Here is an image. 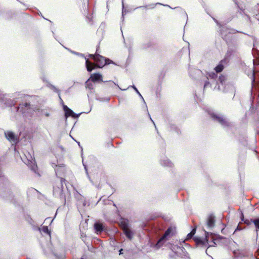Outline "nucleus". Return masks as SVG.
Masks as SVG:
<instances>
[{
  "instance_id": "33",
  "label": "nucleus",
  "mask_w": 259,
  "mask_h": 259,
  "mask_svg": "<svg viewBox=\"0 0 259 259\" xmlns=\"http://www.w3.org/2000/svg\"><path fill=\"white\" fill-rule=\"evenodd\" d=\"M98 48L97 49V51H96V52H98ZM98 54H97V53H95V54L93 55V54H89V57H90V58H92L94 61H95V59H96V57L98 55Z\"/></svg>"
},
{
  "instance_id": "28",
  "label": "nucleus",
  "mask_w": 259,
  "mask_h": 259,
  "mask_svg": "<svg viewBox=\"0 0 259 259\" xmlns=\"http://www.w3.org/2000/svg\"><path fill=\"white\" fill-rule=\"evenodd\" d=\"M16 103V101L15 100L9 99L7 101V104L8 105V106L12 107L14 106Z\"/></svg>"
},
{
  "instance_id": "12",
  "label": "nucleus",
  "mask_w": 259,
  "mask_h": 259,
  "mask_svg": "<svg viewBox=\"0 0 259 259\" xmlns=\"http://www.w3.org/2000/svg\"><path fill=\"white\" fill-rule=\"evenodd\" d=\"M227 62V59L222 60L219 64L214 68V70L217 73L222 72L224 69V63H226Z\"/></svg>"
},
{
  "instance_id": "15",
  "label": "nucleus",
  "mask_w": 259,
  "mask_h": 259,
  "mask_svg": "<svg viewBox=\"0 0 259 259\" xmlns=\"http://www.w3.org/2000/svg\"><path fill=\"white\" fill-rule=\"evenodd\" d=\"M94 228L97 233L102 232L104 229L103 224L100 223H96L94 224Z\"/></svg>"
},
{
  "instance_id": "59",
  "label": "nucleus",
  "mask_w": 259,
  "mask_h": 259,
  "mask_svg": "<svg viewBox=\"0 0 259 259\" xmlns=\"http://www.w3.org/2000/svg\"><path fill=\"white\" fill-rule=\"evenodd\" d=\"M156 5H161L160 3H157Z\"/></svg>"
},
{
  "instance_id": "44",
  "label": "nucleus",
  "mask_w": 259,
  "mask_h": 259,
  "mask_svg": "<svg viewBox=\"0 0 259 259\" xmlns=\"http://www.w3.org/2000/svg\"><path fill=\"white\" fill-rule=\"evenodd\" d=\"M44 115H45L46 116H47V117H49V116H50V114H49V113H48V112H46V113H44Z\"/></svg>"
},
{
  "instance_id": "21",
  "label": "nucleus",
  "mask_w": 259,
  "mask_h": 259,
  "mask_svg": "<svg viewBox=\"0 0 259 259\" xmlns=\"http://www.w3.org/2000/svg\"><path fill=\"white\" fill-rule=\"evenodd\" d=\"M40 232H42L45 234H48L51 237V231L49 230L48 226H42L41 228L38 229Z\"/></svg>"
},
{
  "instance_id": "24",
  "label": "nucleus",
  "mask_w": 259,
  "mask_h": 259,
  "mask_svg": "<svg viewBox=\"0 0 259 259\" xmlns=\"http://www.w3.org/2000/svg\"><path fill=\"white\" fill-rule=\"evenodd\" d=\"M200 72L199 70L195 69H192L189 70V74L190 76H191L192 78H194L195 76L192 74V73H194V74H197Z\"/></svg>"
},
{
  "instance_id": "50",
  "label": "nucleus",
  "mask_w": 259,
  "mask_h": 259,
  "mask_svg": "<svg viewBox=\"0 0 259 259\" xmlns=\"http://www.w3.org/2000/svg\"><path fill=\"white\" fill-rule=\"evenodd\" d=\"M83 165H84V168H85V169L86 170V172H87V175H88L89 174H88V172L87 171V167H86V166L85 165L83 164Z\"/></svg>"
},
{
  "instance_id": "48",
  "label": "nucleus",
  "mask_w": 259,
  "mask_h": 259,
  "mask_svg": "<svg viewBox=\"0 0 259 259\" xmlns=\"http://www.w3.org/2000/svg\"><path fill=\"white\" fill-rule=\"evenodd\" d=\"M241 230V228H240L239 226H238L236 228V229L235 230V232L237 231V230Z\"/></svg>"
},
{
  "instance_id": "32",
  "label": "nucleus",
  "mask_w": 259,
  "mask_h": 259,
  "mask_svg": "<svg viewBox=\"0 0 259 259\" xmlns=\"http://www.w3.org/2000/svg\"><path fill=\"white\" fill-rule=\"evenodd\" d=\"M255 82V73L254 70H252V73L251 75V85L253 87V84Z\"/></svg>"
},
{
  "instance_id": "36",
  "label": "nucleus",
  "mask_w": 259,
  "mask_h": 259,
  "mask_svg": "<svg viewBox=\"0 0 259 259\" xmlns=\"http://www.w3.org/2000/svg\"><path fill=\"white\" fill-rule=\"evenodd\" d=\"M110 64H115V63L112 60H110L109 59L106 58V65Z\"/></svg>"
},
{
  "instance_id": "43",
  "label": "nucleus",
  "mask_w": 259,
  "mask_h": 259,
  "mask_svg": "<svg viewBox=\"0 0 259 259\" xmlns=\"http://www.w3.org/2000/svg\"><path fill=\"white\" fill-rule=\"evenodd\" d=\"M150 6V8H154L155 6V4H151L150 5H149Z\"/></svg>"
},
{
  "instance_id": "10",
  "label": "nucleus",
  "mask_w": 259,
  "mask_h": 259,
  "mask_svg": "<svg viewBox=\"0 0 259 259\" xmlns=\"http://www.w3.org/2000/svg\"><path fill=\"white\" fill-rule=\"evenodd\" d=\"M206 224L208 228H212L214 226L215 217L213 214H210L207 220Z\"/></svg>"
},
{
  "instance_id": "30",
  "label": "nucleus",
  "mask_w": 259,
  "mask_h": 259,
  "mask_svg": "<svg viewBox=\"0 0 259 259\" xmlns=\"http://www.w3.org/2000/svg\"><path fill=\"white\" fill-rule=\"evenodd\" d=\"M208 77H207V78L208 79V77H210L212 79H215L217 77V74L215 73L214 72H211L208 74Z\"/></svg>"
},
{
  "instance_id": "39",
  "label": "nucleus",
  "mask_w": 259,
  "mask_h": 259,
  "mask_svg": "<svg viewBox=\"0 0 259 259\" xmlns=\"http://www.w3.org/2000/svg\"><path fill=\"white\" fill-rule=\"evenodd\" d=\"M124 7L123 2L122 1V18H123V14H124Z\"/></svg>"
},
{
  "instance_id": "45",
  "label": "nucleus",
  "mask_w": 259,
  "mask_h": 259,
  "mask_svg": "<svg viewBox=\"0 0 259 259\" xmlns=\"http://www.w3.org/2000/svg\"><path fill=\"white\" fill-rule=\"evenodd\" d=\"M85 237H86L85 235H83V234L81 235V237L82 238V240L84 242H85V240L83 239Z\"/></svg>"
},
{
  "instance_id": "52",
  "label": "nucleus",
  "mask_w": 259,
  "mask_h": 259,
  "mask_svg": "<svg viewBox=\"0 0 259 259\" xmlns=\"http://www.w3.org/2000/svg\"><path fill=\"white\" fill-rule=\"evenodd\" d=\"M245 16L246 17V18H247V19H248V20H249V19H250V18L249 17V16H248V15H246V14H245Z\"/></svg>"
},
{
  "instance_id": "2",
  "label": "nucleus",
  "mask_w": 259,
  "mask_h": 259,
  "mask_svg": "<svg viewBox=\"0 0 259 259\" xmlns=\"http://www.w3.org/2000/svg\"><path fill=\"white\" fill-rule=\"evenodd\" d=\"M209 114L213 120L218 122L223 126L227 127L230 125V123L223 116L214 113L209 112Z\"/></svg>"
},
{
  "instance_id": "5",
  "label": "nucleus",
  "mask_w": 259,
  "mask_h": 259,
  "mask_svg": "<svg viewBox=\"0 0 259 259\" xmlns=\"http://www.w3.org/2000/svg\"><path fill=\"white\" fill-rule=\"evenodd\" d=\"M17 111L24 114L28 112L30 109V104L28 102L19 104L18 107H16Z\"/></svg>"
},
{
  "instance_id": "60",
  "label": "nucleus",
  "mask_w": 259,
  "mask_h": 259,
  "mask_svg": "<svg viewBox=\"0 0 259 259\" xmlns=\"http://www.w3.org/2000/svg\"><path fill=\"white\" fill-rule=\"evenodd\" d=\"M164 6H167V7H170V6H168V5H164Z\"/></svg>"
},
{
  "instance_id": "20",
  "label": "nucleus",
  "mask_w": 259,
  "mask_h": 259,
  "mask_svg": "<svg viewBox=\"0 0 259 259\" xmlns=\"http://www.w3.org/2000/svg\"><path fill=\"white\" fill-rule=\"evenodd\" d=\"M252 223L254 224V225L256 228V233L257 237L258 236V234L259 232V218H256L253 219L252 221Z\"/></svg>"
},
{
  "instance_id": "29",
  "label": "nucleus",
  "mask_w": 259,
  "mask_h": 259,
  "mask_svg": "<svg viewBox=\"0 0 259 259\" xmlns=\"http://www.w3.org/2000/svg\"><path fill=\"white\" fill-rule=\"evenodd\" d=\"M196 232V229H193L190 233H189L187 236V239H191L192 236L194 235Z\"/></svg>"
},
{
  "instance_id": "35",
  "label": "nucleus",
  "mask_w": 259,
  "mask_h": 259,
  "mask_svg": "<svg viewBox=\"0 0 259 259\" xmlns=\"http://www.w3.org/2000/svg\"><path fill=\"white\" fill-rule=\"evenodd\" d=\"M151 46V42H148L147 44H145L143 45V49H147Z\"/></svg>"
},
{
  "instance_id": "47",
  "label": "nucleus",
  "mask_w": 259,
  "mask_h": 259,
  "mask_svg": "<svg viewBox=\"0 0 259 259\" xmlns=\"http://www.w3.org/2000/svg\"><path fill=\"white\" fill-rule=\"evenodd\" d=\"M233 253H234V254L235 256H236V257H238V256L237 255V254H236V253H237L236 251H235H235H233Z\"/></svg>"
},
{
  "instance_id": "53",
  "label": "nucleus",
  "mask_w": 259,
  "mask_h": 259,
  "mask_svg": "<svg viewBox=\"0 0 259 259\" xmlns=\"http://www.w3.org/2000/svg\"><path fill=\"white\" fill-rule=\"evenodd\" d=\"M148 115H149V117H150V114H148ZM150 120H151V121L154 123L153 121L152 120V118L151 117H150Z\"/></svg>"
},
{
  "instance_id": "40",
  "label": "nucleus",
  "mask_w": 259,
  "mask_h": 259,
  "mask_svg": "<svg viewBox=\"0 0 259 259\" xmlns=\"http://www.w3.org/2000/svg\"><path fill=\"white\" fill-rule=\"evenodd\" d=\"M241 220L242 221H243L245 220L244 218V215L242 212H241Z\"/></svg>"
},
{
  "instance_id": "34",
  "label": "nucleus",
  "mask_w": 259,
  "mask_h": 259,
  "mask_svg": "<svg viewBox=\"0 0 259 259\" xmlns=\"http://www.w3.org/2000/svg\"><path fill=\"white\" fill-rule=\"evenodd\" d=\"M253 219H250V220H248V219H245L244 221V223L247 225H250L251 223H252V221H253Z\"/></svg>"
},
{
  "instance_id": "51",
  "label": "nucleus",
  "mask_w": 259,
  "mask_h": 259,
  "mask_svg": "<svg viewBox=\"0 0 259 259\" xmlns=\"http://www.w3.org/2000/svg\"><path fill=\"white\" fill-rule=\"evenodd\" d=\"M117 86L118 87V88L120 90H122V89H121L119 87V86L118 85H117ZM126 90V89H123V91Z\"/></svg>"
},
{
  "instance_id": "16",
  "label": "nucleus",
  "mask_w": 259,
  "mask_h": 259,
  "mask_svg": "<svg viewBox=\"0 0 259 259\" xmlns=\"http://www.w3.org/2000/svg\"><path fill=\"white\" fill-rule=\"evenodd\" d=\"M63 109L65 111L66 117H68V116L72 117L73 114H74V112L66 105L63 106Z\"/></svg>"
},
{
  "instance_id": "19",
  "label": "nucleus",
  "mask_w": 259,
  "mask_h": 259,
  "mask_svg": "<svg viewBox=\"0 0 259 259\" xmlns=\"http://www.w3.org/2000/svg\"><path fill=\"white\" fill-rule=\"evenodd\" d=\"M160 163L163 166H166L169 167H171L172 165V163L171 162V161L167 158L161 160L160 161Z\"/></svg>"
},
{
  "instance_id": "26",
  "label": "nucleus",
  "mask_w": 259,
  "mask_h": 259,
  "mask_svg": "<svg viewBox=\"0 0 259 259\" xmlns=\"http://www.w3.org/2000/svg\"><path fill=\"white\" fill-rule=\"evenodd\" d=\"M130 87H132L134 89V90L136 91V92L137 93V94L140 97V98L143 100V101H144V102H145V101H144V99L143 98V97H142V96L141 95V94H140V93L139 92V91L138 90L137 88L134 85H130L129 86L127 89H128Z\"/></svg>"
},
{
  "instance_id": "54",
  "label": "nucleus",
  "mask_w": 259,
  "mask_h": 259,
  "mask_svg": "<svg viewBox=\"0 0 259 259\" xmlns=\"http://www.w3.org/2000/svg\"><path fill=\"white\" fill-rule=\"evenodd\" d=\"M50 219H50V218H47V219L45 220V221H47V220H50Z\"/></svg>"
},
{
  "instance_id": "46",
  "label": "nucleus",
  "mask_w": 259,
  "mask_h": 259,
  "mask_svg": "<svg viewBox=\"0 0 259 259\" xmlns=\"http://www.w3.org/2000/svg\"><path fill=\"white\" fill-rule=\"evenodd\" d=\"M215 89H217L218 90H221V89H220V87L219 85L217 88V87H215L214 88V90H215Z\"/></svg>"
},
{
  "instance_id": "9",
  "label": "nucleus",
  "mask_w": 259,
  "mask_h": 259,
  "mask_svg": "<svg viewBox=\"0 0 259 259\" xmlns=\"http://www.w3.org/2000/svg\"><path fill=\"white\" fill-rule=\"evenodd\" d=\"M52 166L55 168L57 178H61L60 176L65 172V166L64 165L58 166L54 163L53 164Z\"/></svg>"
},
{
  "instance_id": "6",
  "label": "nucleus",
  "mask_w": 259,
  "mask_h": 259,
  "mask_svg": "<svg viewBox=\"0 0 259 259\" xmlns=\"http://www.w3.org/2000/svg\"><path fill=\"white\" fill-rule=\"evenodd\" d=\"M95 62L96 64L94 63L96 65V68H102L106 65V58L98 54Z\"/></svg>"
},
{
  "instance_id": "37",
  "label": "nucleus",
  "mask_w": 259,
  "mask_h": 259,
  "mask_svg": "<svg viewBox=\"0 0 259 259\" xmlns=\"http://www.w3.org/2000/svg\"><path fill=\"white\" fill-rule=\"evenodd\" d=\"M81 113L82 112L78 114H76L74 112V114H73L72 117H73V118H77L80 115Z\"/></svg>"
},
{
  "instance_id": "58",
  "label": "nucleus",
  "mask_w": 259,
  "mask_h": 259,
  "mask_svg": "<svg viewBox=\"0 0 259 259\" xmlns=\"http://www.w3.org/2000/svg\"><path fill=\"white\" fill-rule=\"evenodd\" d=\"M2 177V174L1 172H0V177Z\"/></svg>"
},
{
  "instance_id": "4",
  "label": "nucleus",
  "mask_w": 259,
  "mask_h": 259,
  "mask_svg": "<svg viewBox=\"0 0 259 259\" xmlns=\"http://www.w3.org/2000/svg\"><path fill=\"white\" fill-rule=\"evenodd\" d=\"M73 53L78 56L83 57L85 59V67L88 72H91L92 70L95 69L96 65L93 63H92L91 61H90L86 57V56H84V54L75 52H73Z\"/></svg>"
},
{
  "instance_id": "62",
  "label": "nucleus",
  "mask_w": 259,
  "mask_h": 259,
  "mask_svg": "<svg viewBox=\"0 0 259 259\" xmlns=\"http://www.w3.org/2000/svg\"><path fill=\"white\" fill-rule=\"evenodd\" d=\"M153 123H154V125H155L154 122ZM155 127H156V126H155Z\"/></svg>"
},
{
  "instance_id": "25",
  "label": "nucleus",
  "mask_w": 259,
  "mask_h": 259,
  "mask_svg": "<svg viewBox=\"0 0 259 259\" xmlns=\"http://www.w3.org/2000/svg\"><path fill=\"white\" fill-rule=\"evenodd\" d=\"M226 80V77L224 76H220L219 78H218V80L217 81H215V84H218V81H219L222 84H223L224 82H225Z\"/></svg>"
},
{
  "instance_id": "1",
  "label": "nucleus",
  "mask_w": 259,
  "mask_h": 259,
  "mask_svg": "<svg viewBox=\"0 0 259 259\" xmlns=\"http://www.w3.org/2000/svg\"><path fill=\"white\" fill-rule=\"evenodd\" d=\"M66 181L63 178H58L53 183V195L65 201V196L64 195V185H66Z\"/></svg>"
},
{
  "instance_id": "23",
  "label": "nucleus",
  "mask_w": 259,
  "mask_h": 259,
  "mask_svg": "<svg viewBox=\"0 0 259 259\" xmlns=\"http://www.w3.org/2000/svg\"><path fill=\"white\" fill-rule=\"evenodd\" d=\"M172 231L171 228L169 227L164 232L163 235V238H167V237L169 236L171 234Z\"/></svg>"
},
{
  "instance_id": "3",
  "label": "nucleus",
  "mask_w": 259,
  "mask_h": 259,
  "mask_svg": "<svg viewBox=\"0 0 259 259\" xmlns=\"http://www.w3.org/2000/svg\"><path fill=\"white\" fill-rule=\"evenodd\" d=\"M209 233L206 231H205V237L204 239H202L200 238H195L194 240L196 243L197 246L200 247L201 248H208V236Z\"/></svg>"
},
{
  "instance_id": "42",
  "label": "nucleus",
  "mask_w": 259,
  "mask_h": 259,
  "mask_svg": "<svg viewBox=\"0 0 259 259\" xmlns=\"http://www.w3.org/2000/svg\"><path fill=\"white\" fill-rule=\"evenodd\" d=\"M82 205L83 206H85L87 205V202H86V201L83 200L82 201Z\"/></svg>"
},
{
  "instance_id": "7",
  "label": "nucleus",
  "mask_w": 259,
  "mask_h": 259,
  "mask_svg": "<svg viewBox=\"0 0 259 259\" xmlns=\"http://www.w3.org/2000/svg\"><path fill=\"white\" fill-rule=\"evenodd\" d=\"M220 31H221L220 33H221V34L222 37L224 39H225V40H226V39H227L226 35L225 33H228L229 34H233V33H236L237 32H240L239 31H238L236 30L230 29V28H227L226 27H223L222 28V29L220 30Z\"/></svg>"
},
{
  "instance_id": "18",
  "label": "nucleus",
  "mask_w": 259,
  "mask_h": 259,
  "mask_svg": "<svg viewBox=\"0 0 259 259\" xmlns=\"http://www.w3.org/2000/svg\"><path fill=\"white\" fill-rule=\"evenodd\" d=\"M123 232L126 237L129 239L131 240L133 238V233L131 230L127 228H124L123 229Z\"/></svg>"
},
{
  "instance_id": "13",
  "label": "nucleus",
  "mask_w": 259,
  "mask_h": 259,
  "mask_svg": "<svg viewBox=\"0 0 259 259\" xmlns=\"http://www.w3.org/2000/svg\"><path fill=\"white\" fill-rule=\"evenodd\" d=\"M5 135L7 139L10 142H16L17 139L14 134L12 132L8 131L5 133Z\"/></svg>"
},
{
  "instance_id": "55",
  "label": "nucleus",
  "mask_w": 259,
  "mask_h": 259,
  "mask_svg": "<svg viewBox=\"0 0 259 259\" xmlns=\"http://www.w3.org/2000/svg\"><path fill=\"white\" fill-rule=\"evenodd\" d=\"M213 20H214V21L215 22H218L216 19H215L214 18H213Z\"/></svg>"
},
{
  "instance_id": "27",
  "label": "nucleus",
  "mask_w": 259,
  "mask_h": 259,
  "mask_svg": "<svg viewBox=\"0 0 259 259\" xmlns=\"http://www.w3.org/2000/svg\"><path fill=\"white\" fill-rule=\"evenodd\" d=\"M90 80V79L89 78L85 82V87L87 88H88L90 90H92L93 89V85L91 82L89 81Z\"/></svg>"
},
{
  "instance_id": "14",
  "label": "nucleus",
  "mask_w": 259,
  "mask_h": 259,
  "mask_svg": "<svg viewBox=\"0 0 259 259\" xmlns=\"http://www.w3.org/2000/svg\"><path fill=\"white\" fill-rule=\"evenodd\" d=\"M223 239H226V238L221 236L220 235L218 236L215 239H213L212 240V244L209 245L208 246V247H212V246H215L217 244H220V241L221 240Z\"/></svg>"
},
{
  "instance_id": "11",
  "label": "nucleus",
  "mask_w": 259,
  "mask_h": 259,
  "mask_svg": "<svg viewBox=\"0 0 259 259\" xmlns=\"http://www.w3.org/2000/svg\"><path fill=\"white\" fill-rule=\"evenodd\" d=\"M90 79L93 82L100 81H102V76L99 73H93L91 74Z\"/></svg>"
},
{
  "instance_id": "61",
  "label": "nucleus",
  "mask_w": 259,
  "mask_h": 259,
  "mask_svg": "<svg viewBox=\"0 0 259 259\" xmlns=\"http://www.w3.org/2000/svg\"><path fill=\"white\" fill-rule=\"evenodd\" d=\"M255 61H254V60H253V64L255 65Z\"/></svg>"
},
{
  "instance_id": "8",
  "label": "nucleus",
  "mask_w": 259,
  "mask_h": 259,
  "mask_svg": "<svg viewBox=\"0 0 259 259\" xmlns=\"http://www.w3.org/2000/svg\"><path fill=\"white\" fill-rule=\"evenodd\" d=\"M31 159L27 158V163L26 164L28 166L35 174H38L40 176L39 174L37 172V166L34 160L33 159L32 157H30Z\"/></svg>"
},
{
  "instance_id": "49",
  "label": "nucleus",
  "mask_w": 259,
  "mask_h": 259,
  "mask_svg": "<svg viewBox=\"0 0 259 259\" xmlns=\"http://www.w3.org/2000/svg\"><path fill=\"white\" fill-rule=\"evenodd\" d=\"M122 251H123V249H120L119 250V254H122Z\"/></svg>"
},
{
  "instance_id": "31",
  "label": "nucleus",
  "mask_w": 259,
  "mask_h": 259,
  "mask_svg": "<svg viewBox=\"0 0 259 259\" xmlns=\"http://www.w3.org/2000/svg\"><path fill=\"white\" fill-rule=\"evenodd\" d=\"M213 83H215L214 80H212L211 81V83H210L209 81H206L205 82V83L204 85V90H205V89H206L207 87L210 86L211 85H212Z\"/></svg>"
},
{
  "instance_id": "41",
  "label": "nucleus",
  "mask_w": 259,
  "mask_h": 259,
  "mask_svg": "<svg viewBox=\"0 0 259 259\" xmlns=\"http://www.w3.org/2000/svg\"><path fill=\"white\" fill-rule=\"evenodd\" d=\"M25 219L26 220H32V219L30 218V217L28 215H27L26 217H25Z\"/></svg>"
},
{
  "instance_id": "38",
  "label": "nucleus",
  "mask_w": 259,
  "mask_h": 259,
  "mask_svg": "<svg viewBox=\"0 0 259 259\" xmlns=\"http://www.w3.org/2000/svg\"><path fill=\"white\" fill-rule=\"evenodd\" d=\"M235 4H236V5H237V7H238L239 8V13H240V14H243V13L244 14V11L243 10H242L241 9H240V8H239V6H238V4H237V2H235Z\"/></svg>"
},
{
  "instance_id": "22",
  "label": "nucleus",
  "mask_w": 259,
  "mask_h": 259,
  "mask_svg": "<svg viewBox=\"0 0 259 259\" xmlns=\"http://www.w3.org/2000/svg\"><path fill=\"white\" fill-rule=\"evenodd\" d=\"M49 87L51 88L52 90H53L54 91V92H55L58 94L60 101L63 102V100L61 99V96H60V91L59 89H58L57 88H56L54 85L50 84Z\"/></svg>"
},
{
  "instance_id": "56",
  "label": "nucleus",
  "mask_w": 259,
  "mask_h": 259,
  "mask_svg": "<svg viewBox=\"0 0 259 259\" xmlns=\"http://www.w3.org/2000/svg\"><path fill=\"white\" fill-rule=\"evenodd\" d=\"M205 252H206V253L207 254H208V253H207V249H206V250H205Z\"/></svg>"
},
{
  "instance_id": "57",
  "label": "nucleus",
  "mask_w": 259,
  "mask_h": 259,
  "mask_svg": "<svg viewBox=\"0 0 259 259\" xmlns=\"http://www.w3.org/2000/svg\"><path fill=\"white\" fill-rule=\"evenodd\" d=\"M143 7H140L139 8H142ZM144 8H147V6H144Z\"/></svg>"
},
{
  "instance_id": "17",
  "label": "nucleus",
  "mask_w": 259,
  "mask_h": 259,
  "mask_svg": "<svg viewBox=\"0 0 259 259\" xmlns=\"http://www.w3.org/2000/svg\"><path fill=\"white\" fill-rule=\"evenodd\" d=\"M166 239L165 238H163V236H162L157 241L155 245V247L156 248H159L160 247H161L164 242H165Z\"/></svg>"
}]
</instances>
